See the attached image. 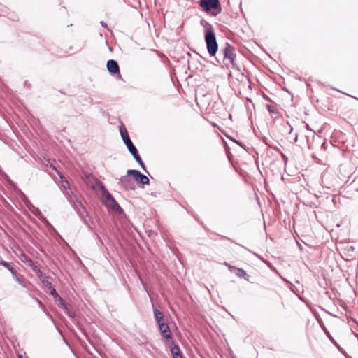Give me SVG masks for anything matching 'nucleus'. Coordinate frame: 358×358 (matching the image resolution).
Listing matches in <instances>:
<instances>
[{
	"label": "nucleus",
	"instance_id": "nucleus-1",
	"mask_svg": "<svg viewBox=\"0 0 358 358\" xmlns=\"http://www.w3.org/2000/svg\"><path fill=\"white\" fill-rule=\"evenodd\" d=\"M120 132L122 138L124 143H125V145H127L130 153L133 155L134 158L138 163V164L141 166V167L144 171H146L145 166L143 162L142 161L140 155H138L136 148L132 143V142L129 136L127 129L124 126L120 127Z\"/></svg>",
	"mask_w": 358,
	"mask_h": 358
},
{
	"label": "nucleus",
	"instance_id": "nucleus-2",
	"mask_svg": "<svg viewBox=\"0 0 358 358\" xmlns=\"http://www.w3.org/2000/svg\"><path fill=\"white\" fill-rule=\"evenodd\" d=\"M199 6L207 13L211 10H216V12H212V15L215 16L222 10L221 4L219 0H199Z\"/></svg>",
	"mask_w": 358,
	"mask_h": 358
},
{
	"label": "nucleus",
	"instance_id": "nucleus-3",
	"mask_svg": "<svg viewBox=\"0 0 358 358\" xmlns=\"http://www.w3.org/2000/svg\"><path fill=\"white\" fill-rule=\"evenodd\" d=\"M205 41L209 55L215 56L217 51V43L214 31H210L205 33Z\"/></svg>",
	"mask_w": 358,
	"mask_h": 358
},
{
	"label": "nucleus",
	"instance_id": "nucleus-4",
	"mask_svg": "<svg viewBox=\"0 0 358 358\" xmlns=\"http://www.w3.org/2000/svg\"><path fill=\"white\" fill-rule=\"evenodd\" d=\"M127 173L128 175H131L138 183L141 185L149 184L150 180L146 176L141 173L139 171L129 169L127 170Z\"/></svg>",
	"mask_w": 358,
	"mask_h": 358
},
{
	"label": "nucleus",
	"instance_id": "nucleus-5",
	"mask_svg": "<svg viewBox=\"0 0 358 358\" xmlns=\"http://www.w3.org/2000/svg\"><path fill=\"white\" fill-rule=\"evenodd\" d=\"M224 58L228 59L233 66H235L236 53L235 48L229 43H226L223 50Z\"/></svg>",
	"mask_w": 358,
	"mask_h": 358
},
{
	"label": "nucleus",
	"instance_id": "nucleus-6",
	"mask_svg": "<svg viewBox=\"0 0 358 358\" xmlns=\"http://www.w3.org/2000/svg\"><path fill=\"white\" fill-rule=\"evenodd\" d=\"M130 176L127 173L126 176H122L119 181V183L126 189H134L136 187L134 181L129 178Z\"/></svg>",
	"mask_w": 358,
	"mask_h": 358
},
{
	"label": "nucleus",
	"instance_id": "nucleus-7",
	"mask_svg": "<svg viewBox=\"0 0 358 358\" xmlns=\"http://www.w3.org/2000/svg\"><path fill=\"white\" fill-rule=\"evenodd\" d=\"M159 329L162 334V336L168 341L172 339V335L171 332L170 331V329L166 323H160L159 325Z\"/></svg>",
	"mask_w": 358,
	"mask_h": 358
},
{
	"label": "nucleus",
	"instance_id": "nucleus-8",
	"mask_svg": "<svg viewBox=\"0 0 358 358\" xmlns=\"http://www.w3.org/2000/svg\"><path fill=\"white\" fill-rule=\"evenodd\" d=\"M107 69L109 72L111 73H117L119 74V78H121V75L120 73V69L118 64L116 61L110 59L108 60L107 62Z\"/></svg>",
	"mask_w": 358,
	"mask_h": 358
},
{
	"label": "nucleus",
	"instance_id": "nucleus-9",
	"mask_svg": "<svg viewBox=\"0 0 358 358\" xmlns=\"http://www.w3.org/2000/svg\"><path fill=\"white\" fill-rule=\"evenodd\" d=\"M100 187H101V189H103L104 192H106V199L108 201H110L113 204L111 205V208L113 209V210H118L120 208V206L118 205V203L115 201L114 198L112 196V195L108 192L106 191V189H105V187H103V185L101 184V183H99Z\"/></svg>",
	"mask_w": 358,
	"mask_h": 358
},
{
	"label": "nucleus",
	"instance_id": "nucleus-10",
	"mask_svg": "<svg viewBox=\"0 0 358 358\" xmlns=\"http://www.w3.org/2000/svg\"><path fill=\"white\" fill-rule=\"evenodd\" d=\"M154 315L158 325H159L160 323H164L163 314L159 310L154 309Z\"/></svg>",
	"mask_w": 358,
	"mask_h": 358
},
{
	"label": "nucleus",
	"instance_id": "nucleus-11",
	"mask_svg": "<svg viewBox=\"0 0 358 358\" xmlns=\"http://www.w3.org/2000/svg\"><path fill=\"white\" fill-rule=\"evenodd\" d=\"M173 358H182L180 350L177 345H173L171 349Z\"/></svg>",
	"mask_w": 358,
	"mask_h": 358
},
{
	"label": "nucleus",
	"instance_id": "nucleus-12",
	"mask_svg": "<svg viewBox=\"0 0 358 358\" xmlns=\"http://www.w3.org/2000/svg\"><path fill=\"white\" fill-rule=\"evenodd\" d=\"M200 24L201 26L204 27L205 33L208 32L210 31H214L213 26L205 20H201L200 21Z\"/></svg>",
	"mask_w": 358,
	"mask_h": 358
},
{
	"label": "nucleus",
	"instance_id": "nucleus-13",
	"mask_svg": "<svg viewBox=\"0 0 358 358\" xmlns=\"http://www.w3.org/2000/svg\"><path fill=\"white\" fill-rule=\"evenodd\" d=\"M12 276L13 279L18 282L20 285H21L22 287H25L24 282L21 280V279L18 277L17 271L15 269H13L12 271H10Z\"/></svg>",
	"mask_w": 358,
	"mask_h": 358
},
{
	"label": "nucleus",
	"instance_id": "nucleus-14",
	"mask_svg": "<svg viewBox=\"0 0 358 358\" xmlns=\"http://www.w3.org/2000/svg\"><path fill=\"white\" fill-rule=\"evenodd\" d=\"M236 275L240 278H243L248 280L249 275H247L246 272L243 268H237Z\"/></svg>",
	"mask_w": 358,
	"mask_h": 358
},
{
	"label": "nucleus",
	"instance_id": "nucleus-15",
	"mask_svg": "<svg viewBox=\"0 0 358 358\" xmlns=\"http://www.w3.org/2000/svg\"><path fill=\"white\" fill-rule=\"evenodd\" d=\"M59 301V306L63 308L66 313L70 316V317H72V315L70 314V313L69 312V310H68V307H67V304L65 303V301L60 297L59 299H58Z\"/></svg>",
	"mask_w": 358,
	"mask_h": 358
},
{
	"label": "nucleus",
	"instance_id": "nucleus-16",
	"mask_svg": "<svg viewBox=\"0 0 358 358\" xmlns=\"http://www.w3.org/2000/svg\"><path fill=\"white\" fill-rule=\"evenodd\" d=\"M0 265L3 266L8 270H9L10 271H12V270L14 269V268L10 265V264L7 262H6V261H1L0 262Z\"/></svg>",
	"mask_w": 358,
	"mask_h": 358
},
{
	"label": "nucleus",
	"instance_id": "nucleus-17",
	"mask_svg": "<svg viewBox=\"0 0 358 358\" xmlns=\"http://www.w3.org/2000/svg\"><path fill=\"white\" fill-rule=\"evenodd\" d=\"M60 178H61V180H62L61 182H62V187H63L64 189H69V188H70V185H69V182H68L67 180H66L64 178V177H63V176H60Z\"/></svg>",
	"mask_w": 358,
	"mask_h": 358
},
{
	"label": "nucleus",
	"instance_id": "nucleus-18",
	"mask_svg": "<svg viewBox=\"0 0 358 358\" xmlns=\"http://www.w3.org/2000/svg\"><path fill=\"white\" fill-rule=\"evenodd\" d=\"M50 289V294L55 299H59L60 296H59V294L57 293L56 290L55 288L52 287Z\"/></svg>",
	"mask_w": 358,
	"mask_h": 358
},
{
	"label": "nucleus",
	"instance_id": "nucleus-19",
	"mask_svg": "<svg viewBox=\"0 0 358 358\" xmlns=\"http://www.w3.org/2000/svg\"><path fill=\"white\" fill-rule=\"evenodd\" d=\"M266 108L268 110V111L270 113H277L276 108L271 105L266 104Z\"/></svg>",
	"mask_w": 358,
	"mask_h": 358
},
{
	"label": "nucleus",
	"instance_id": "nucleus-20",
	"mask_svg": "<svg viewBox=\"0 0 358 358\" xmlns=\"http://www.w3.org/2000/svg\"><path fill=\"white\" fill-rule=\"evenodd\" d=\"M42 282L44 284V285L48 289L52 288V284L48 281V278L45 277L44 279L42 280Z\"/></svg>",
	"mask_w": 358,
	"mask_h": 358
},
{
	"label": "nucleus",
	"instance_id": "nucleus-21",
	"mask_svg": "<svg viewBox=\"0 0 358 358\" xmlns=\"http://www.w3.org/2000/svg\"><path fill=\"white\" fill-rule=\"evenodd\" d=\"M36 273L41 280L45 278V276L43 275L42 272L40 270H38Z\"/></svg>",
	"mask_w": 358,
	"mask_h": 358
},
{
	"label": "nucleus",
	"instance_id": "nucleus-22",
	"mask_svg": "<svg viewBox=\"0 0 358 358\" xmlns=\"http://www.w3.org/2000/svg\"><path fill=\"white\" fill-rule=\"evenodd\" d=\"M224 265L227 266L230 271H232L233 269H237L235 266H230L227 262L224 263Z\"/></svg>",
	"mask_w": 358,
	"mask_h": 358
},
{
	"label": "nucleus",
	"instance_id": "nucleus-23",
	"mask_svg": "<svg viewBox=\"0 0 358 358\" xmlns=\"http://www.w3.org/2000/svg\"><path fill=\"white\" fill-rule=\"evenodd\" d=\"M101 24L103 27H107L106 24L105 22H101Z\"/></svg>",
	"mask_w": 358,
	"mask_h": 358
},
{
	"label": "nucleus",
	"instance_id": "nucleus-24",
	"mask_svg": "<svg viewBox=\"0 0 358 358\" xmlns=\"http://www.w3.org/2000/svg\"><path fill=\"white\" fill-rule=\"evenodd\" d=\"M19 358H22L21 355L19 356Z\"/></svg>",
	"mask_w": 358,
	"mask_h": 358
}]
</instances>
